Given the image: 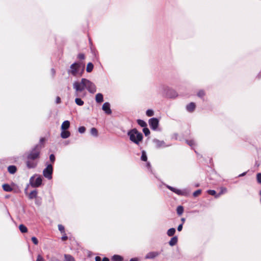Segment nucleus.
<instances>
[{"mask_svg":"<svg viewBox=\"0 0 261 261\" xmlns=\"http://www.w3.org/2000/svg\"><path fill=\"white\" fill-rule=\"evenodd\" d=\"M73 88L75 91L74 95L76 97H84L86 95L85 92H83L85 89H86L91 93H94L96 91V87L95 84L84 78H83L80 82H74L73 84Z\"/></svg>","mask_w":261,"mask_h":261,"instance_id":"1","label":"nucleus"},{"mask_svg":"<svg viewBox=\"0 0 261 261\" xmlns=\"http://www.w3.org/2000/svg\"><path fill=\"white\" fill-rule=\"evenodd\" d=\"M40 150L41 147L37 145L28 153L25 163L29 169L35 168L37 167L40 158Z\"/></svg>","mask_w":261,"mask_h":261,"instance_id":"2","label":"nucleus"},{"mask_svg":"<svg viewBox=\"0 0 261 261\" xmlns=\"http://www.w3.org/2000/svg\"><path fill=\"white\" fill-rule=\"evenodd\" d=\"M127 135L129 136L130 140L138 145L142 141V134L138 132L136 128L129 130L127 133Z\"/></svg>","mask_w":261,"mask_h":261,"instance_id":"3","label":"nucleus"},{"mask_svg":"<svg viewBox=\"0 0 261 261\" xmlns=\"http://www.w3.org/2000/svg\"><path fill=\"white\" fill-rule=\"evenodd\" d=\"M84 68L85 65L82 63H74L70 66V70L68 71V73L74 76L78 74L81 75Z\"/></svg>","mask_w":261,"mask_h":261,"instance_id":"4","label":"nucleus"},{"mask_svg":"<svg viewBox=\"0 0 261 261\" xmlns=\"http://www.w3.org/2000/svg\"><path fill=\"white\" fill-rule=\"evenodd\" d=\"M42 179L40 176L35 175L31 177L30 183L33 187H38L42 184Z\"/></svg>","mask_w":261,"mask_h":261,"instance_id":"5","label":"nucleus"},{"mask_svg":"<svg viewBox=\"0 0 261 261\" xmlns=\"http://www.w3.org/2000/svg\"><path fill=\"white\" fill-rule=\"evenodd\" d=\"M53 172V168L52 165L50 164L47 165V167L43 171V176L48 179H51L52 178Z\"/></svg>","mask_w":261,"mask_h":261,"instance_id":"6","label":"nucleus"},{"mask_svg":"<svg viewBox=\"0 0 261 261\" xmlns=\"http://www.w3.org/2000/svg\"><path fill=\"white\" fill-rule=\"evenodd\" d=\"M149 124L152 129L156 130L159 125V120L155 118H151L149 120Z\"/></svg>","mask_w":261,"mask_h":261,"instance_id":"7","label":"nucleus"},{"mask_svg":"<svg viewBox=\"0 0 261 261\" xmlns=\"http://www.w3.org/2000/svg\"><path fill=\"white\" fill-rule=\"evenodd\" d=\"M102 109L107 114H111L112 113V111L110 109V105L108 102L103 103L102 107Z\"/></svg>","mask_w":261,"mask_h":261,"instance_id":"8","label":"nucleus"},{"mask_svg":"<svg viewBox=\"0 0 261 261\" xmlns=\"http://www.w3.org/2000/svg\"><path fill=\"white\" fill-rule=\"evenodd\" d=\"M167 188L169 190L172 191V192H173L177 194V195H184L186 194V192L184 191H182V190H180L174 188H173L172 187H171V186H167Z\"/></svg>","mask_w":261,"mask_h":261,"instance_id":"9","label":"nucleus"},{"mask_svg":"<svg viewBox=\"0 0 261 261\" xmlns=\"http://www.w3.org/2000/svg\"><path fill=\"white\" fill-rule=\"evenodd\" d=\"M167 188L169 190L172 191V192H173L177 194V195H184L186 194V192L184 191H182V190H180L174 188H173L172 187H171V186H167Z\"/></svg>","mask_w":261,"mask_h":261,"instance_id":"10","label":"nucleus"},{"mask_svg":"<svg viewBox=\"0 0 261 261\" xmlns=\"http://www.w3.org/2000/svg\"><path fill=\"white\" fill-rule=\"evenodd\" d=\"M153 143H154L155 147L157 148L165 146V142L163 141H160L158 139H154L153 140Z\"/></svg>","mask_w":261,"mask_h":261,"instance_id":"11","label":"nucleus"},{"mask_svg":"<svg viewBox=\"0 0 261 261\" xmlns=\"http://www.w3.org/2000/svg\"><path fill=\"white\" fill-rule=\"evenodd\" d=\"M70 126V122L68 120L64 121L61 127V130H67Z\"/></svg>","mask_w":261,"mask_h":261,"instance_id":"12","label":"nucleus"},{"mask_svg":"<svg viewBox=\"0 0 261 261\" xmlns=\"http://www.w3.org/2000/svg\"><path fill=\"white\" fill-rule=\"evenodd\" d=\"M70 136V133L67 130H61V137L63 139H66Z\"/></svg>","mask_w":261,"mask_h":261,"instance_id":"13","label":"nucleus"},{"mask_svg":"<svg viewBox=\"0 0 261 261\" xmlns=\"http://www.w3.org/2000/svg\"><path fill=\"white\" fill-rule=\"evenodd\" d=\"M95 100L97 102L100 103L103 101V95L101 93H98L96 95Z\"/></svg>","mask_w":261,"mask_h":261,"instance_id":"14","label":"nucleus"},{"mask_svg":"<svg viewBox=\"0 0 261 261\" xmlns=\"http://www.w3.org/2000/svg\"><path fill=\"white\" fill-rule=\"evenodd\" d=\"M195 108V105L194 102H191L187 106V110L189 112H192Z\"/></svg>","mask_w":261,"mask_h":261,"instance_id":"15","label":"nucleus"},{"mask_svg":"<svg viewBox=\"0 0 261 261\" xmlns=\"http://www.w3.org/2000/svg\"><path fill=\"white\" fill-rule=\"evenodd\" d=\"M158 255H159V253L157 252H151L148 253L146 255V258H154L155 257L157 256Z\"/></svg>","mask_w":261,"mask_h":261,"instance_id":"16","label":"nucleus"},{"mask_svg":"<svg viewBox=\"0 0 261 261\" xmlns=\"http://www.w3.org/2000/svg\"><path fill=\"white\" fill-rule=\"evenodd\" d=\"M177 242V237H174L171 239L170 241L169 242V244L170 246H173L175 245Z\"/></svg>","mask_w":261,"mask_h":261,"instance_id":"17","label":"nucleus"},{"mask_svg":"<svg viewBox=\"0 0 261 261\" xmlns=\"http://www.w3.org/2000/svg\"><path fill=\"white\" fill-rule=\"evenodd\" d=\"M8 170L9 173L11 174H14L16 172L17 169L15 166L12 165L8 167Z\"/></svg>","mask_w":261,"mask_h":261,"instance_id":"18","label":"nucleus"},{"mask_svg":"<svg viewBox=\"0 0 261 261\" xmlns=\"http://www.w3.org/2000/svg\"><path fill=\"white\" fill-rule=\"evenodd\" d=\"M80 97H76L75 99V102L77 105L82 106L84 105V102Z\"/></svg>","mask_w":261,"mask_h":261,"instance_id":"19","label":"nucleus"},{"mask_svg":"<svg viewBox=\"0 0 261 261\" xmlns=\"http://www.w3.org/2000/svg\"><path fill=\"white\" fill-rule=\"evenodd\" d=\"M3 188L4 191L6 192H11L12 191V188L8 184H4L3 185Z\"/></svg>","mask_w":261,"mask_h":261,"instance_id":"20","label":"nucleus"},{"mask_svg":"<svg viewBox=\"0 0 261 261\" xmlns=\"http://www.w3.org/2000/svg\"><path fill=\"white\" fill-rule=\"evenodd\" d=\"M37 191L36 190H34L33 191H32L29 195V197L30 199H33V198H35L37 197Z\"/></svg>","mask_w":261,"mask_h":261,"instance_id":"21","label":"nucleus"},{"mask_svg":"<svg viewBox=\"0 0 261 261\" xmlns=\"http://www.w3.org/2000/svg\"><path fill=\"white\" fill-rule=\"evenodd\" d=\"M175 232V229L174 228H170L167 231V234L168 236L171 237L174 234Z\"/></svg>","mask_w":261,"mask_h":261,"instance_id":"22","label":"nucleus"},{"mask_svg":"<svg viewBox=\"0 0 261 261\" xmlns=\"http://www.w3.org/2000/svg\"><path fill=\"white\" fill-rule=\"evenodd\" d=\"M122 257L119 255H114L112 258L113 261H122Z\"/></svg>","mask_w":261,"mask_h":261,"instance_id":"23","label":"nucleus"},{"mask_svg":"<svg viewBox=\"0 0 261 261\" xmlns=\"http://www.w3.org/2000/svg\"><path fill=\"white\" fill-rule=\"evenodd\" d=\"M93 69V65L91 63H89L87 66L86 71L88 72H90Z\"/></svg>","mask_w":261,"mask_h":261,"instance_id":"24","label":"nucleus"},{"mask_svg":"<svg viewBox=\"0 0 261 261\" xmlns=\"http://www.w3.org/2000/svg\"><path fill=\"white\" fill-rule=\"evenodd\" d=\"M19 228L20 231L22 233L27 232L28 231L27 227L23 224L20 225L19 226Z\"/></svg>","mask_w":261,"mask_h":261,"instance_id":"25","label":"nucleus"},{"mask_svg":"<svg viewBox=\"0 0 261 261\" xmlns=\"http://www.w3.org/2000/svg\"><path fill=\"white\" fill-rule=\"evenodd\" d=\"M90 133L94 137H97L98 136L97 130L94 127H93L91 129Z\"/></svg>","mask_w":261,"mask_h":261,"instance_id":"26","label":"nucleus"},{"mask_svg":"<svg viewBox=\"0 0 261 261\" xmlns=\"http://www.w3.org/2000/svg\"><path fill=\"white\" fill-rule=\"evenodd\" d=\"M64 257L65 261H74V258L70 255L65 254Z\"/></svg>","mask_w":261,"mask_h":261,"instance_id":"27","label":"nucleus"},{"mask_svg":"<svg viewBox=\"0 0 261 261\" xmlns=\"http://www.w3.org/2000/svg\"><path fill=\"white\" fill-rule=\"evenodd\" d=\"M137 122H138V124L140 125L141 127H146L147 126V124L146 123L142 120H140V119H139L137 120Z\"/></svg>","mask_w":261,"mask_h":261,"instance_id":"28","label":"nucleus"},{"mask_svg":"<svg viewBox=\"0 0 261 261\" xmlns=\"http://www.w3.org/2000/svg\"><path fill=\"white\" fill-rule=\"evenodd\" d=\"M226 192H227V189L226 188H221L220 192L218 194L216 195V198L219 197L221 195L226 193Z\"/></svg>","mask_w":261,"mask_h":261,"instance_id":"29","label":"nucleus"},{"mask_svg":"<svg viewBox=\"0 0 261 261\" xmlns=\"http://www.w3.org/2000/svg\"><path fill=\"white\" fill-rule=\"evenodd\" d=\"M141 160L143 161H146L147 160L146 153L144 150L142 151Z\"/></svg>","mask_w":261,"mask_h":261,"instance_id":"30","label":"nucleus"},{"mask_svg":"<svg viewBox=\"0 0 261 261\" xmlns=\"http://www.w3.org/2000/svg\"><path fill=\"white\" fill-rule=\"evenodd\" d=\"M184 208L181 206H178L177 208V213L180 215L183 213Z\"/></svg>","mask_w":261,"mask_h":261,"instance_id":"31","label":"nucleus"},{"mask_svg":"<svg viewBox=\"0 0 261 261\" xmlns=\"http://www.w3.org/2000/svg\"><path fill=\"white\" fill-rule=\"evenodd\" d=\"M146 114L147 116L151 117L153 115L154 112L152 110L149 109L147 110Z\"/></svg>","mask_w":261,"mask_h":261,"instance_id":"32","label":"nucleus"},{"mask_svg":"<svg viewBox=\"0 0 261 261\" xmlns=\"http://www.w3.org/2000/svg\"><path fill=\"white\" fill-rule=\"evenodd\" d=\"M143 132L145 136H148L150 134L149 129L146 127L143 129Z\"/></svg>","mask_w":261,"mask_h":261,"instance_id":"33","label":"nucleus"},{"mask_svg":"<svg viewBox=\"0 0 261 261\" xmlns=\"http://www.w3.org/2000/svg\"><path fill=\"white\" fill-rule=\"evenodd\" d=\"M36 261H45V260L42 255L39 254L37 255Z\"/></svg>","mask_w":261,"mask_h":261,"instance_id":"34","label":"nucleus"},{"mask_svg":"<svg viewBox=\"0 0 261 261\" xmlns=\"http://www.w3.org/2000/svg\"><path fill=\"white\" fill-rule=\"evenodd\" d=\"M201 193V191L200 190H196V191H195L194 193H193V196L194 197H196L197 196H198L199 195H200Z\"/></svg>","mask_w":261,"mask_h":261,"instance_id":"35","label":"nucleus"},{"mask_svg":"<svg viewBox=\"0 0 261 261\" xmlns=\"http://www.w3.org/2000/svg\"><path fill=\"white\" fill-rule=\"evenodd\" d=\"M86 130V128L84 126H81L79 128V132L81 133V134H83L84 133Z\"/></svg>","mask_w":261,"mask_h":261,"instance_id":"36","label":"nucleus"},{"mask_svg":"<svg viewBox=\"0 0 261 261\" xmlns=\"http://www.w3.org/2000/svg\"><path fill=\"white\" fill-rule=\"evenodd\" d=\"M207 193L211 195H214V196H215L217 195L216 194V192L215 190H208L207 191Z\"/></svg>","mask_w":261,"mask_h":261,"instance_id":"37","label":"nucleus"},{"mask_svg":"<svg viewBox=\"0 0 261 261\" xmlns=\"http://www.w3.org/2000/svg\"><path fill=\"white\" fill-rule=\"evenodd\" d=\"M58 228L61 233L64 232V227L63 225L61 224L58 225Z\"/></svg>","mask_w":261,"mask_h":261,"instance_id":"38","label":"nucleus"},{"mask_svg":"<svg viewBox=\"0 0 261 261\" xmlns=\"http://www.w3.org/2000/svg\"><path fill=\"white\" fill-rule=\"evenodd\" d=\"M256 178H257L258 182L261 184V173H260L257 174Z\"/></svg>","mask_w":261,"mask_h":261,"instance_id":"39","label":"nucleus"},{"mask_svg":"<svg viewBox=\"0 0 261 261\" xmlns=\"http://www.w3.org/2000/svg\"><path fill=\"white\" fill-rule=\"evenodd\" d=\"M32 241L33 242V243L34 244H35V245H37L38 243V241L36 237H33L32 238Z\"/></svg>","mask_w":261,"mask_h":261,"instance_id":"40","label":"nucleus"},{"mask_svg":"<svg viewBox=\"0 0 261 261\" xmlns=\"http://www.w3.org/2000/svg\"><path fill=\"white\" fill-rule=\"evenodd\" d=\"M49 159L52 163H54L55 161V156L54 154H51L49 156Z\"/></svg>","mask_w":261,"mask_h":261,"instance_id":"41","label":"nucleus"},{"mask_svg":"<svg viewBox=\"0 0 261 261\" xmlns=\"http://www.w3.org/2000/svg\"><path fill=\"white\" fill-rule=\"evenodd\" d=\"M198 96L199 97H202L204 95V92L203 91H200L198 94H197Z\"/></svg>","mask_w":261,"mask_h":261,"instance_id":"42","label":"nucleus"},{"mask_svg":"<svg viewBox=\"0 0 261 261\" xmlns=\"http://www.w3.org/2000/svg\"><path fill=\"white\" fill-rule=\"evenodd\" d=\"M187 143L191 146H192L194 144V142L193 140L187 141Z\"/></svg>","mask_w":261,"mask_h":261,"instance_id":"43","label":"nucleus"},{"mask_svg":"<svg viewBox=\"0 0 261 261\" xmlns=\"http://www.w3.org/2000/svg\"><path fill=\"white\" fill-rule=\"evenodd\" d=\"M78 57L80 59H84L85 58V56L84 54H79Z\"/></svg>","mask_w":261,"mask_h":261,"instance_id":"44","label":"nucleus"},{"mask_svg":"<svg viewBox=\"0 0 261 261\" xmlns=\"http://www.w3.org/2000/svg\"><path fill=\"white\" fill-rule=\"evenodd\" d=\"M182 224H181L178 226L177 230H178V231H180L182 230Z\"/></svg>","mask_w":261,"mask_h":261,"instance_id":"45","label":"nucleus"},{"mask_svg":"<svg viewBox=\"0 0 261 261\" xmlns=\"http://www.w3.org/2000/svg\"><path fill=\"white\" fill-rule=\"evenodd\" d=\"M56 102L57 103H59L61 102V99L59 97H57L56 98Z\"/></svg>","mask_w":261,"mask_h":261,"instance_id":"46","label":"nucleus"},{"mask_svg":"<svg viewBox=\"0 0 261 261\" xmlns=\"http://www.w3.org/2000/svg\"><path fill=\"white\" fill-rule=\"evenodd\" d=\"M61 239L63 241H65L67 239V236L66 234H65L62 237Z\"/></svg>","mask_w":261,"mask_h":261,"instance_id":"47","label":"nucleus"},{"mask_svg":"<svg viewBox=\"0 0 261 261\" xmlns=\"http://www.w3.org/2000/svg\"><path fill=\"white\" fill-rule=\"evenodd\" d=\"M95 261H101V258L99 256H96L95 257Z\"/></svg>","mask_w":261,"mask_h":261,"instance_id":"48","label":"nucleus"},{"mask_svg":"<svg viewBox=\"0 0 261 261\" xmlns=\"http://www.w3.org/2000/svg\"><path fill=\"white\" fill-rule=\"evenodd\" d=\"M172 92L174 93V95H172V96H169V97H175L176 96H177V94H176V92H174V91H172Z\"/></svg>","mask_w":261,"mask_h":261,"instance_id":"49","label":"nucleus"},{"mask_svg":"<svg viewBox=\"0 0 261 261\" xmlns=\"http://www.w3.org/2000/svg\"><path fill=\"white\" fill-rule=\"evenodd\" d=\"M51 261H60L58 259L55 258V257H54L51 259Z\"/></svg>","mask_w":261,"mask_h":261,"instance_id":"50","label":"nucleus"},{"mask_svg":"<svg viewBox=\"0 0 261 261\" xmlns=\"http://www.w3.org/2000/svg\"><path fill=\"white\" fill-rule=\"evenodd\" d=\"M129 261H138L137 258H132Z\"/></svg>","mask_w":261,"mask_h":261,"instance_id":"51","label":"nucleus"},{"mask_svg":"<svg viewBox=\"0 0 261 261\" xmlns=\"http://www.w3.org/2000/svg\"><path fill=\"white\" fill-rule=\"evenodd\" d=\"M102 261H109V258H107V257H104L103 259H102Z\"/></svg>","mask_w":261,"mask_h":261,"instance_id":"52","label":"nucleus"},{"mask_svg":"<svg viewBox=\"0 0 261 261\" xmlns=\"http://www.w3.org/2000/svg\"><path fill=\"white\" fill-rule=\"evenodd\" d=\"M246 172H244V173L240 174L239 176L241 177V176H244L246 174Z\"/></svg>","mask_w":261,"mask_h":261,"instance_id":"53","label":"nucleus"},{"mask_svg":"<svg viewBox=\"0 0 261 261\" xmlns=\"http://www.w3.org/2000/svg\"><path fill=\"white\" fill-rule=\"evenodd\" d=\"M181 221L182 222V223H184L185 222V218H182L181 219Z\"/></svg>","mask_w":261,"mask_h":261,"instance_id":"54","label":"nucleus"},{"mask_svg":"<svg viewBox=\"0 0 261 261\" xmlns=\"http://www.w3.org/2000/svg\"><path fill=\"white\" fill-rule=\"evenodd\" d=\"M43 141H44V138H41V139H40V142H43Z\"/></svg>","mask_w":261,"mask_h":261,"instance_id":"55","label":"nucleus"},{"mask_svg":"<svg viewBox=\"0 0 261 261\" xmlns=\"http://www.w3.org/2000/svg\"><path fill=\"white\" fill-rule=\"evenodd\" d=\"M147 166L148 167H149V166H150V164H149V163H148L147 164Z\"/></svg>","mask_w":261,"mask_h":261,"instance_id":"56","label":"nucleus"},{"mask_svg":"<svg viewBox=\"0 0 261 261\" xmlns=\"http://www.w3.org/2000/svg\"><path fill=\"white\" fill-rule=\"evenodd\" d=\"M260 195H261V191H260Z\"/></svg>","mask_w":261,"mask_h":261,"instance_id":"57","label":"nucleus"}]
</instances>
